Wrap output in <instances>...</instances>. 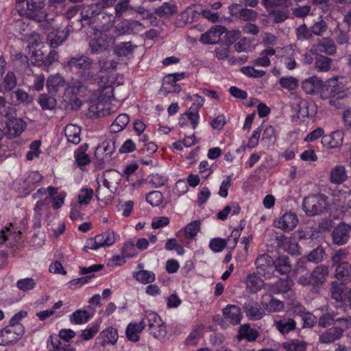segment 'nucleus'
<instances>
[{"label": "nucleus", "instance_id": "obj_1", "mask_svg": "<svg viewBox=\"0 0 351 351\" xmlns=\"http://www.w3.org/2000/svg\"><path fill=\"white\" fill-rule=\"evenodd\" d=\"M45 0H27L26 8L17 10L21 16L40 23L43 29L49 30L53 27L55 19L49 18L45 10Z\"/></svg>", "mask_w": 351, "mask_h": 351}, {"label": "nucleus", "instance_id": "obj_2", "mask_svg": "<svg viewBox=\"0 0 351 351\" xmlns=\"http://www.w3.org/2000/svg\"><path fill=\"white\" fill-rule=\"evenodd\" d=\"M87 90V86L82 82H75L64 88L61 102L64 109L66 111H77L80 109L82 101L77 95L83 96Z\"/></svg>", "mask_w": 351, "mask_h": 351}, {"label": "nucleus", "instance_id": "obj_3", "mask_svg": "<svg viewBox=\"0 0 351 351\" xmlns=\"http://www.w3.org/2000/svg\"><path fill=\"white\" fill-rule=\"evenodd\" d=\"M111 7V0H101L90 5H83L80 10V16L77 19L76 29H80L83 27L90 25L95 23L97 15L101 14V11Z\"/></svg>", "mask_w": 351, "mask_h": 351}, {"label": "nucleus", "instance_id": "obj_4", "mask_svg": "<svg viewBox=\"0 0 351 351\" xmlns=\"http://www.w3.org/2000/svg\"><path fill=\"white\" fill-rule=\"evenodd\" d=\"M141 322L143 328L148 326V330L156 339H162L167 335V328L160 317L153 311L145 312Z\"/></svg>", "mask_w": 351, "mask_h": 351}, {"label": "nucleus", "instance_id": "obj_5", "mask_svg": "<svg viewBox=\"0 0 351 351\" xmlns=\"http://www.w3.org/2000/svg\"><path fill=\"white\" fill-rule=\"evenodd\" d=\"M107 30L108 29L103 26L99 34H95V36L90 39L88 42V49L90 53L98 54L102 53L114 44V36L106 34Z\"/></svg>", "mask_w": 351, "mask_h": 351}, {"label": "nucleus", "instance_id": "obj_6", "mask_svg": "<svg viewBox=\"0 0 351 351\" xmlns=\"http://www.w3.org/2000/svg\"><path fill=\"white\" fill-rule=\"evenodd\" d=\"M329 275L328 267L324 265H317L310 274L301 276L298 283L302 286L319 287L326 281Z\"/></svg>", "mask_w": 351, "mask_h": 351}, {"label": "nucleus", "instance_id": "obj_7", "mask_svg": "<svg viewBox=\"0 0 351 351\" xmlns=\"http://www.w3.org/2000/svg\"><path fill=\"white\" fill-rule=\"evenodd\" d=\"M326 201L324 195H315L305 197L303 200L302 208L308 216H315L321 214L326 207Z\"/></svg>", "mask_w": 351, "mask_h": 351}, {"label": "nucleus", "instance_id": "obj_8", "mask_svg": "<svg viewBox=\"0 0 351 351\" xmlns=\"http://www.w3.org/2000/svg\"><path fill=\"white\" fill-rule=\"evenodd\" d=\"M115 242V236L113 231L108 230L100 234L87 240L86 245L83 250L88 252V250H96L102 247L110 246Z\"/></svg>", "mask_w": 351, "mask_h": 351}, {"label": "nucleus", "instance_id": "obj_9", "mask_svg": "<svg viewBox=\"0 0 351 351\" xmlns=\"http://www.w3.org/2000/svg\"><path fill=\"white\" fill-rule=\"evenodd\" d=\"M145 26L138 21L124 19L119 22L114 29L117 36L136 34L142 32Z\"/></svg>", "mask_w": 351, "mask_h": 351}, {"label": "nucleus", "instance_id": "obj_10", "mask_svg": "<svg viewBox=\"0 0 351 351\" xmlns=\"http://www.w3.org/2000/svg\"><path fill=\"white\" fill-rule=\"evenodd\" d=\"M258 272L264 278L270 279L274 274V260L269 254H263L259 255L255 261Z\"/></svg>", "mask_w": 351, "mask_h": 351}, {"label": "nucleus", "instance_id": "obj_11", "mask_svg": "<svg viewBox=\"0 0 351 351\" xmlns=\"http://www.w3.org/2000/svg\"><path fill=\"white\" fill-rule=\"evenodd\" d=\"M71 27L72 25L69 24L64 29H55L54 21L53 27H50L49 28V29H52V31H51L47 36V44L52 48H56L61 45L68 37L70 31L69 27Z\"/></svg>", "mask_w": 351, "mask_h": 351}, {"label": "nucleus", "instance_id": "obj_12", "mask_svg": "<svg viewBox=\"0 0 351 351\" xmlns=\"http://www.w3.org/2000/svg\"><path fill=\"white\" fill-rule=\"evenodd\" d=\"M310 51L313 54L326 53L333 56L337 52V47L332 39L324 37L313 44Z\"/></svg>", "mask_w": 351, "mask_h": 351}, {"label": "nucleus", "instance_id": "obj_13", "mask_svg": "<svg viewBox=\"0 0 351 351\" xmlns=\"http://www.w3.org/2000/svg\"><path fill=\"white\" fill-rule=\"evenodd\" d=\"M298 223V218L295 213L287 212L278 219L275 220L274 225L276 228H280L284 231H290L293 230Z\"/></svg>", "mask_w": 351, "mask_h": 351}, {"label": "nucleus", "instance_id": "obj_14", "mask_svg": "<svg viewBox=\"0 0 351 351\" xmlns=\"http://www.w3.org/2000/svg\"><path fill=\"white\" fill-rule=\"evenodd\" d=\"M351 226L344 222L339 223L332 232V239L335 244L343 245L348 243Z\"/></svg>", "mask_w": 351, "mask_h": 351}, {"label": "nucleus", "instance_id": "obj_15", "mask_svg": "<svg viewBox=\"0 0 351 351\" xmlns=\"http://www.w3.org/2000/svg\"><path fill=\"white\" fill-rule=\"evenodd\" d=\"M67 64L72 69L89 70L93 67V60L85 55H77L71 57Z\"/></svg>", "mask_w": 351, "mask_h": 351}, {"label": "nucleus", "instance_id": "obj_16", "mask_svg": "<svg viewBox=\"0 0 351 351\" xmlns=\"http://www.w3.org/2000/svg\"><path fill=\"white\" fill-rule=\"evenodd\" d=\"M261 304L263 308L269 313L279 312L285 308L283 302L268 293L262 295Z\"/></svg>", "mask_w": 351, "mask_h": 351}, {"label": "nucleus", "instance_id": "obj_17", "mask_svg": "<svg viewBox=\"0 0 351 351\" xmlns=\"http://www.w3.org/2000/svg\"><path fill=\"white\" fill-rule=\"evenodd\" d=\"M244 311L249 319L259 320L265 315V311L261 305L254 300H250L243 306Z\"/></svg>", "mask_w": 351, "mask_h": 351}, {"label": "nucleus", "instance_id": "obj_18", "mask_svg": "<svg viewBox=\"0 0 351 351\" xmlns=\"http://www.w3.org/2000/svg\"><path fill=\"white\" fill-rule=\"evenodd\" d=\"M226 30V29L221 25L212 27L208 32L202 35L200 40L204 44L217 43Z\"/></svg>", "mask_w": 351, "mask_h": 351}, {"label": "nucleus", "instance_id": "obj_19", "mask_svg": "<svg viewBox=\"0 0 351 351\" xmlns=\"http://www.w3.org/2000/svg\"><path fill=\"white\" fill-rule=\"evenodd\" d=\"M197 123V106L193 104L187 112L180 118L179 124L181 127L191 126L195 129Z\"/></svg>", "mask_w": 351, "mask_h": 351}, {"label": "nucleus", "instance_id": "obj_20", "mask_svg": "<svg viewBox=\"0 0 351 351\" xmlns=\"http://www.w3.org/2000/svg\"><path fill=\"white\" fill-rule=\"evenodd\" d=\"M343 133L341 130H336L329 135H324L322 139V143L327 148H336L342 145Z\"/></svg>", "mask_w": 351, "mask_h": 351}, {"label": "nucleus", "instance_id": "obj_21", "mask_svg": "<svg viewBox=\"0 0 351 351\" xmlns=\"http://www.w3.org/2000/svg\"><path fill=\"white\" fill-rule=\"evenodd\" d=\"M274 326L280 334L286 335L295 329L296 322L291 317H281L274 320Z\"/></svg>", "mask_w": 351, "mask_h": 351}, {"label": "nucleus", "instance_id": "obj_22", "mask_svg": "<svg viewBox=\"0 0 351 351\" xmlns=\"http://www.w3.org/2000/svg\"><path fill=\"white\" fill-rule=\"evenodd\" d=\"M239 4L237 3L229 6V11L232 16H235L245 21H254L257 18L258 13L256 11L247 8L237 10Z\"/></svg>", "mask_w": 351, "mask_h": 351}, {"label": "nucleus", "instance_id": "obj_23", "mask_svg": "<svg viewBox=\"0 0 351 351\" xmlns=\"http://www.w3.org/2000/svg\"><path fill=\"white\" fill-rule=\"evenodd\" d=\"M246 290L250 293L261 291L265 285L263 280L254 273L249 274L245 279Z\"/></svg>", "mask_w": 351, "mask_h": 351}, {"label": "nucleus", "instance_id": "obj_24", "mask_svg": "<svg viewBox=\"0 0 351 351\" xmlns=\"http://www.w3.org/2000/svg\"><path fill=\"white\" fill-rule=\"evenodd\" d=\"M65 84L66 82L64 77L59 74L50 75L46 83L47 88L50 95H56L60 89L64 87Z\"/></svg>", "mask_w": 351, "mask_h": 351}, {"label": "nucleus", "instance_id": "obj_25", "mask_svg": "<svg viewBox=\"0 0 351 351\" xmlns=\"http://www.w3.org/2000/svg\"><path fill=\"white\" fill-rule=\"evenodd\" d=\"M294 282L292 279L289 277L280 278L277 282L269 285L270 291L274 294L285 293L289 291Z\"/></svg>", "mask_w": 351, "mask_h": 351}, {"label": "nucleus", "instance_id": "obj_26", "mask_svg": "<svg viewBox=\"0 0 351 351\" xmlns=\"http://www.w3.org/2000/svg\"><path fill=\"white\" fill-rule=\"evenodd\" d=\"M223 315L227 321L232 324H239L242 317L241 309L236 305H228L223 310Z\"/></svg>", "mask_w": 351, "mask_h": 351}, {"label": "nucleus", "instance_id": "obj_27", "mask_svg": "<svg viewBox=\"0 0 351 351\" xmlns=\"http://www.w3.org/2000/svg\"><path fill=\"white\" fill-rule=\"evenodd\" d=\"M6 125L9 135L11 137H16L23 132L26 127V123L21 119L15 118L14 119L8 120Z\"/></svg>", "mask_w": 351, "mask_h": 351}, {"label": "nucleus", "instance_id": "obj_28", "mask_svg": "<svg viewBox=\"0 0 351 351\" xmlns=\"http://www.w3.org/2000/svg\"><path fill=\"white\" fill-rule=\"evenodd\" d=\"M143 329L141 321L139 323L130 322L125 330L127 339L132 342H138L140 339V333Z\"/></svg>", "mask_w": 351, "mask_h": 351}, {"label": "nucleus", "instance_id": "obj_29", "mask_svg": "<svg viewBox=\"0 0 351 351\" xmlns=\"http://www.w3.org/2000/svg\"><path fill=\"white\" fill-rule=\"evenodd\" d=\"M335 277L343 283L351 280V265L348 262H342L336 266Z\"/></svg>", "mask_w": 351, "mask_h": 351}, {"label": "nucleus", "instance_id": "obj_30", "mask_svg": "<svg viewBox=\"0 0 351 351\" xmlns=\"http://www.w3.org/2000/svg\"><path fill=\"white\" fill-rule=\"evenodd\" d=\"M342 337L341 330H338L334 326L326 330L319 337V341L321 343L328 344L333 343Z\"/></svg>", "mask_w": 351, "mask_h": 351}, {"label": "nucleus", "instance_id": "obj_31", "mask_svg": "<svg viewBox=\"0 0 351 351\" xmlns=\"http://www.w3.org/2000/svg\"><path fill=\"white\" fill-rule=\"evenodd\" d=\"M1 333L3 337L10 335V337H8L9 341L14 342L18 341L23 336L24 329L21 324H10L1 331Z\"/></svg>", "mask_w": 351, "mask_h": 351}, {"label": "nucleus", "instance_id": "obj_32", "mask_svg": "<svg viewBox=\"0 0 351 351\" xmlns=\"http://www.w3.org/2000/svg\"><path fill=\"white\" fill-rule=\"evenodd\" d=\"M274 267L280 274H287L291 270V264L288 256L285 255L278 256L274 260Z\"/></svg>", "mask_w": 351, "mask_h": 351}, {"label": "nucleus", "instance_id": "obj_33", "mask_svg": "<svg viewBox=\"0 0 351 351\" xmlns=\"http://www.w3.org/2000/svg\"><path fill=\"white\" fill-rule=\"evenodd\" d=\"M172 77L173 75L168 74L163 78L160 91L165 95L169 93H179L181 90V87L176 84V82Z\"/></svg>", "mask_w": 351, "mask_h": 351}, {"label": "nucleus", "instance_id": "obj_34", "mask_svg": "<svg viewBox=\"0 0 351 351\" xmlns=\"http://www.w3.org/2000/svg\"><path fill=\"white\" fill-rule=\"evenodd\" d=\"M64 133L69 143L77 145L80 142L81 129L79 126L68 124L65 127Z\"/></svg>", "mask_w": 351, "mask_h": 351}, {"label": "nucleus", "instance_id": "obj_35", "mask_svg": "<svg viewBox=\"0 0 351 351\" xmlns=\"http://www.w3.org/2000/svg\"><path fill=\"white\" fill-rule=\"evenodd\" d=\"M348 178L346 168L343 165H337L330 171V180L332 184H340Z\"/></svg>", "mask_w": 351, "mask_h": 351}, {"label": "nucleus", "instance_id": "obj_36", "mask_svg": "<svg viewBox=\"0 0 351 351\" xmlns=\"http://www.w3.org/2000/svg\"><path fill=\"white\" fill-rule=\"evenodd\" d=\"M136 48L131 41L123 42L115 46L114 53L119 57H126L132 54Z\"/></svg>", "mask_w": 351, "mask_h": 351}, {"label": "nucleus", "instance_id": "obj_37", "mask_svg": "<svg viewBox=\"0 0 351 351\" xmlns=\"http://www.w3.org/2000/svg\"><path fill=\"white\" fill-rule=\"evenodd\" d=\"M119 173L115 170H109L104 173L103 184L110 191L116 188L118 184Z\"/></svg>", "mask_w": 351, "mask_h": 351}, {"label": "nucleus", "instance_id": "obj_38", "mask_svg": "<svg viewBox=\"0 0 351 351\" xmlns=\"http://www.w3.org/2000/svg\"><path fill=\"white\" fill-rule=\"evenodd\" d=\"M19 235L12 232L10 228H5L0 231V245L5 243L6 246L12 247L17 241Z\"/></svg>", "mask_w": 351, "mask_h": 351}, {"label": "nucleus", "instance_id": "obj_39", "mask_svg": "<svg viewBox=\"0 0 351 351\" xmlns=\"http://www.w3.org/2000/svg\"><path fill=\"white\" fill-rule=\"evenodd\" d=\"M56 95H50L49 93L41 94L38 98V103L43 110H53L57 106Z\"/></svg>", "mask_w": 351, "mask_h": 351}, {"label": "nucleus", "instance_id": "obj_40", "mask_svg": "<svg viewBox=\"0 0 351 351\" xmlns=\"http://www.w3.org/2000/svg\"><path fill=\"white\" fill-rule=\"evenodd\" d=\"M130 118L126 114H121L117 117L110 127L112 133H117L122 131L129 123Z\"/></svg>", "mask_w": 351, "mask_h": 351}, {"label": "nucleus", "instance_id": "obj_41", "mask_svg": "<svg viewBox=\"0 0 351 351\" xmlns=\"http://www.w3.org/2000/svg\"><path fill=\"white\" fill-rule=\"evenodd\" d=\"M48 348L49 351H75V349L69 348L68 344L62 343L57 336L50 337Z\"/></svg>", "mask_w": 351, "mask_h": 351}, {"label": "nucleus", "instance_id": "obj_42", "mask_svg": "<svg viewBox=\"0 0 351 351\" xmlns=\"http://www.w3.org/2000/svg\"><path fill=\"white\" fill-rule=\"evenodd\" d=\"M177 6L170 3H164L155 9L154 13L160 18H167L177 12Z\"/></svg>", "mask_w": 351, "mask_h": 351}, {"label": "nucleus", "instance_id": "obj_43", "mask_svg": "<svg viewBox=\"0 0 351 351\" xmlns=\"http://www.w3.org/2000/svg\"><path fill=\"white\" fill-rule=\"evenodd\" d=\"M133 277L138 282L145 285L152 283L156 279L155 274L153 271L145 269L134 272Z\"/></svg>", "mask_w": 351, "mask_h": 351}, {"label": "nucleus", "instance_id": "obj_44", "mask_svg": "<svg viewBox=\"0 0 351 351\" xmlns=\"http://www.w3.org/2000/svg\"><path fill=\"white\" fill-rule=\"evenodd\" d=\"M258 336V332L247 325H243L240 327L238 338L239 339H245L248 341H254Z\"/></svg>", "mask_w": 351, "mask_h": 351}, {"label": "nucleus", "instance_id": "obj_45", "mask_svg": "<svg viewBox=\"0 0 351 351\" xmlns=\"http://www.w3.org/2000/svg\"><path fill=\"white\" fill-rule=\"evenodd\" d=\"M276 51L272 48H267L262 51L259 58H256L254 63L257 66H268L270 65L269 56H272L275 54Z\"/></svg>", "mask_w": 351, "mask_h": 351}, {"label": "nucleus", "instance_id": "obj_46", "mask_svg": "<svg viewBox=\"0 0 351 351\" xmlns=\"http://www.w3.org/2000/svg\"><path fill=\"white\" fill-rule=\"evenodd\" d=\"M16 84L17 80L15 74L12 71H8L3 80L1 88L3 92H9L13 90Z\"/></svg>", "mask_w": 351, "mask_h": 351}, {"label": "nucleus", "instance_id": "obj_47", "mask_svg": "<svg viewBox=\"0 0 351 351\" xmlns=\"http://www.w3.org/2000/svg\"><path fill=\"white\" fill-rule=\"evenodd\" d=\"M282 346L287 351H306V343L299 339L284 342Z\"/></svg>", "mask_w": 351, "mask_h": 351}, {"label": "nucleus", "instance_id": "obj_48", "mask_svg": "<svg viewBox=\"0 0 351 351\" xmlns=\"http://www.w3.org/2000/svg\"><path fill=\"white\" fill-rule=\"evenodd\" d=\"M321 85V81L316 77L305 80L302 84V89L308 94L313 93Z\"/></svg>", "mask_w": 351, "mask_h": 351}, {"label": "nucleus", "instance_id": "obj_49", "mask_svg": "<svg viewBox=\"0 0 351 351\" xmlns=\"http://www.w3.org/2000/svg\"><path fill=\"white\" fill-rule=\"evenodd\" d=\"M315 67L319 71H328L330 69L332 59L322 54H315Z\"/></svg>", "mask_w": 351, "mask_h": 351}, {"label": "nucleus", "instance_id": "obj_50", "mask_svg": "<svg viewBox=\"0 0 351 351\" xmlns=\"http://www.w3.org/2000/svg\"><path fill=\"white\" fill-rule=\"evenodd\" d=\"M90 318L86 310H77L70 316V321L73 324H82L87 322Z\"/></svg>", "mask_w": 351, "mask_h": 351}, {"label": "nucleus", "instance_id": "obj_51", "mask_svg": "<svg viewBox=\"0 0 351 351\" xmlns=\"http://www.w3.org/2000/svg\"><path fill=\"white\" fill-rule=\"evenodd\" d=\"M280 86L288 90L296 89L299 85L298 80L293 76L282 77L279 79Z\"/></svg>", "mask_w": 351, "mask_h": 351}, {"label": "nucleus", "instance_id": "obj_52", "mask_svg": "<svg viewBox=\"0 0 351 351\" xmlns=\"http://www.w3.org/2000/svg\"><path fill=\"white\" fill-rule=\"evenodd\" d=\"M184 236L186 240V243L193 240L197 234V220L191 221L184 228Z\"/></svg>", "mask_w": 351, "mask_h": 351}, {"label": "nucleus", "instance_id": "obj_53", "mask_svg": "<svg viewBox=\"0 0 351 351\" xmlns=\"http://www.w3.org/2000/svg\"><path fill=\"white\" fill-rule=\"evenodd\" d=\"M11 97L12 99V102L15 105H19L25 102H32V99H29L28 94L25 91L21 89H18L16 91H14L12 93Z\"/></svg>", "mask_w": 351, "mask_h": 351}, {"label": "nucleus", "instance_id": "obj_54", "mask_svg": "<svg viewBox=\"0 0 351 351\" xmlns=\"http://www.w3.org/2000/svg\"><path fill=\"white\" fill-rule=\"evenodd\" d=\"M334 327L341 330V335L343 336V332L351 327V317L349 316L337 317L336 316L335 319Z\"/></svg>", "mask_w": 351, "mask_h": 351}, {"label": "nucleus", "instance_id": "obj_55", "mask_svg": "<svg viewBox=\"0 0 351 351\" xmlns=\"http://www.w3.org/2000/svg\"><path fill=\"white\" fill-rule=\"evenodd\" d=\"M292 14L296 18H305L312 15L311 6L309 5H298L291 8Z\"/></svg>", "mask_w": 351, "mask_h": 351}, {"label": "nucleus", "instance_id": "obj_56", "mask_svg": "<svg viewBox=\"0 0 351 351\" xmlns=\"http://www.w3.org/2000/svg\"><path fill=\"white\" fill-rule=\"evenodd\" d=\"M337 313L334 311L327 312L319 317L318 319V326L326 328L335 322Z\"/></svg>", "mask_w": 351, "mask_h": 351}, {"label": "nucleus", "instance_id": "obj_57", "mask_svg": "<svg viewBox=\"0 0 351 351\" xmlns=\"http://www.w3.org/2000/svg\"><path fill=\"white\" fill-rule=\"evenodd\" d=\"M327 24L322 19H320L318 21L315 22L312 26L310 27L311 32L312 36H322L324 32L327 30Z\"/></svg>", "mask_w": 351, "mask_h": 351}, {"label": "nucleus", "instance_id": "obj_58", "mask_svg": "<svg viewBox=\"0 0 351 351\" xmlns=\"http://www.w3.org/2000/svg\"><path fill=\"white\" fill-rule=\"evenodd\" d=\"M295 35L299 40H309L312 38L310 27H307L305 23L300 25L296 28Z\"/></svg>", "mask_w": 351, "mask_h": 351}, {"label": "nucleus", "instance_id": "obj_59", "mask_svg": "<svg viewBox=\"0 0 351 351\" xmlns=\"http://www.w3.org/2000/svg\"><path fill=\"white\" fill-rule=\"evenodd\" d=\"M348 254V251L346 249L341 248L335 251L331 256L332 266H337L342 262H345L344 260L347 258Z\"/></svg>", "mask_w": 351, "mask_h": 351}, {"label": "nucleus", "instance_id": "obj_60", "mask_svg": "<svg viewBox=\"0 0 351 351\" xmlns=\"http://www.w3.org/2000/svg\"><path fill=\"white\" fill-rule=\"evenodd\" d=\"M343 285L336 281L332 282L330 293L331 297L336 301H341L343 299Z\"/></svg>", "mask_w": 351, "mask_h": 351}, {"label": "nucleus", "instance_id": "obj_61", "mask_svg": "<svg viewBox=\"0 0 351 351\" xmlns=\"http://www.w3.org/2000/svg\"><path fill=\"white\" fill-rule=\"evenodd\" d=\"M36 286L35 280L32 278H26L17 281V288L23 291H27L33 289Z\"/></svg>", "mask_w": 351, "mask_h": 351}, {"label": "nucleus", "instance_id": "obj_62", "mask_svg": "<svg viewBox=\"0 0 351 351\" xmlns=\"http://www.w3.org/2000/svg\"><path fill=\"white\" fill-rule=\"evenodd\" d=\"M165 247L168 251L175 250L180 256H182L184 254V250L183 247L177 242L176 239L173 238L167 240Z\"/></svg>", "mask_w": 351, "mask_h": 351}, {"label": "nucleus", "instance_id": "obj_63", "mask_svg": "<svg viewBox=\"0 0 351 351\" xmlns=\"http://www.w3.org/2000/svg\"><path fill=\"white\" fill-rule=\"evenodd\" d=\"M75 158L78 166H85L90 162L88 156L85 153V149L82 147L75 152Z\"/></svg>", "mask_w": 351, "mask_h": 351}, {"label": "nucleus", "instance_id": "obj_64", "mask_svg": "<svg viewBox=\"0 0 351 351\" xmlns=\"http://www.w3.org/2000/svg\"><path fill=\"white\" fill-rule=\"evenodd\" d=\"M162 194L158 191L149 193L146 196L147 202L152 206H158L162 202Z\"/></svg>", "mask_w": 351, "mask_h": 351}]
</instances>
